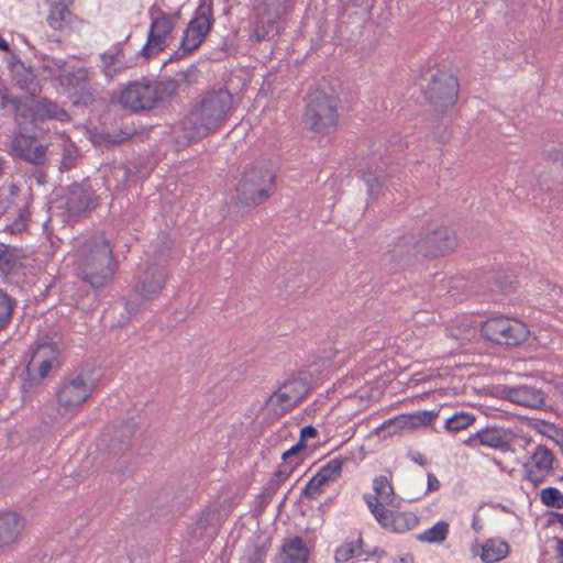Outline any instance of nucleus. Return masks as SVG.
<instances>
[{"mask_svg":"<svg viewBox=\"0 0 563 563\" xmlns=\"http://www.w3.org/2000/svg\"><path fill=\"white\" fill-rule=\"evenodd\" d=\"M338 118L335 97L320 89L311 90L308 93L303 123L309 130L316 133L330 134L336 129Z\"/></svg>","mask_w":563,"mask_h":563,"instance_id":"5","label":"nucleus"},{"mask_svg":"<svg viewBox=\"0 0 563 563\" xmlns=\"http://www.w3.org/2000/svg\"><path fill=\"white\" fill-rule=\"evenodd\" d=\"M77 276L93 289L104 288L113 279L118 269L113 247L103 234L84 240L74 254Z\"/></svg>","mask_w":563,"mask_h":563,"instance_id":"2","label":"nucleus"},{"mask_svg":"<svg viewBox=\"0 0 563 563\" xmlns=\"http://www.w3.org/2000/svg\"><path fill=\"white\" fill-rule=\"evenodd\" d=\"M211 8L201 7L198 10L196 18H194L186 27L183 38L180 41L181 55L191 53L197 49L203 42L212 25Z\"/></svg>","mask_w":563,"mask_h":563,"instance_id":"14","label":"nucleus"},{"mask_svg":"<svg viewBox=\"0 0 563 563\" xmlns=\"http://www.w3.org/2000/svg\"><path fill=\"white\" fill-rule=\"evenodd\" d=\"M268 547L266 544L256 545L249 556L247 563H264V559L267 554Z\"/></svg>","mask_w":563,"mask_h":563,"instance_id":"44","label":"nucleus"},{"mask_svg":"<svg viewBox=\"0 0 563 563\" xmlns=\"http://www.w3.org/2000/svg\"><path fill=\"white\" fill-rule=\"evenodd\" d=\"M407 563H410V562H407Z\"/></svg>","mask_w":563,"mask_h":563,"instance_id":"56","label":"nucleus"},{"mask_svg":"<svg viewBox=\"0 0 563 563\" xmlns=\"http://www.w3.org/2000/svg\"><path fill=\"white\" fill-rule=\"evenodd\" d=\"M511 433L497 427H488L477 431L470 438V442L477 441L481 445L506 451L509 448Z\"/></svg>","mask_w":563,"mask_h":563,"instance_id":"24","label":"nucleus"},{"mask_svg":"<svg viewBox=\"0 0 563 563\" xmlns=\"http://www.w3.org/2000/svg\"><path fill=\"white\" fill-rule=\"evenodd\" d=\"M93 384L86 373L68 376L57 391V401L67 411L77 410L90 397Z\"/></svg>","mask_w":563,"mask_h":563,"instance_id":"10","label":"nucleus"},{"mask_svg":"<svg viewBox=\"0 0 563 563\" xmlns=\"http://www.w3.org/2000/svg\"><path fill=\"white\" fill-rule=\"evenodd\" d=\"M411 460L420 465H424L427 463L424 456L420 453H416L411 456Z\"/></svg>","mask_w":563,"mask_h":563,"instance_id":"50","label":"nucleus"},{"mask_svg":"<svg viewBox=\"0 0 563 563\" xmlns=\"http://www.w3.org/2000/svg\"><path fill=\"white\" fill-rule=\"evenodd\" d=\"M166 280L167 272L165 267L156 262H148L139 269L134 285V296H139L143 300H153L162 292ZM132 298L133 295L126 299V308L131 312L140 306Z\"/></svg>","mask_w":563,"mask_h":563,"instance_id":"8","label":"nucleus"},{"mask_svg":"<svg viewBox=\"0 0 563 563\" xmlns=\"http://www.w3.org/2000/svg\"><path fill=\"white\" fill-rule=\"evenodd\" d=\"M343 461L341 459H332L308 482L302 495L307 498H314L322 493L323 486L335 481L342 471Z\"/></svg>","mask_w":563,"mask_h":563,"instance_id":"19","label":"nucleus"},{"mask_svg":"<svg viewBox=\"0 0 563 563\" xmlns=\"http://www.w3.org/2000/svg\"><path fill=\"white\" fill-rule=\"evenodd\" d=\"M13 311L12 299L0 289V332L8 328Z\"/></svg>","mask_w":563,"mask_h":563,"instance_id":"36","label":"nucleus"},{"mask_svg":"<svg viewBox=\"0 0 563 563\" xmlns=\"http://www.w3.org/2000/svg\"><path fill=\"white\" fill-rule=\"evenodd\" d=\"M369 191H371L372 194H374V192H375V189H374V187H373V186H371V187H369Z\"/></svg>","mask_w":563,"mask_h":563,"instance_id":"55","label":"nucleus"},{"mask_svg":"<svg viewBox=\"0 0 563 563\" xmlns=\"http://www.w3.org/2000/svg\"><path fill=\"white\" fill-rule=\"evenodd\" d=\"M55 67H58L57 78L60 81V85L64 86L68 90H79L82 93L79 97V100L84 102H88L91 99V92L88 89V76L87 70L84 68L77 69H67L66 63L63 60L54 62Z\"/></svg>","mask_w":563,"mask_h":563,"instance_id":"18","label":"nucleus"},{"mask_svg":"<svg viewBox=\"0 0 563 563\" xmlns=\"http://www.w3.org/2000/svg\"><path fill=\"white\" fill-rule=\"evenodd\" d=\"M303 448H306V443L303 441H299L297 444H295L289 450L283 453V460L287 461L296 456L298 452L301 451Z\"/></svg>","mask_w":563,"mask_h":563,"instance_id":"45","label":"nucleus"},{"mask_svg":"<svg viewBox=\"0 0 563 563\" xmlns=\"http://www.w3.org/2000/svg\"><path fill=\"white\" fill-rule=\"evenodd\" d=\"M4 169V161L0 158V175L3 173Z\"/></svg>","mask_w":563,"mask_h":563,"instance_id":"54","label":"nucleus"},{"mask_svg":"<svg viewBox=\"0 0 563 563\" xmlns=\"http://www.w3.org/2000/svg\"><path fill=\"white\" fill-rule=\"evenodd\" d=\"M317 434H318V431H317V429L314 427L307 426V427L301 429L300 440L299 441H303L306 443V439L307 438H316Z\"/></svg>","mask_w":563,"mask_h":563,"instance_id":"46","label":"nucleus"},{"mask_svg":"<svg viewBox=\"0 0 563 563\" xmlns=\"http://www.w3.org/2000/svg\"><path fill=\"white\" fill-rule=\"evenodd\" d=\"M481 332L486 340L514 346L523 343L530 334V330L525 322L505 316L487 319L482 324Z\"/></svg>","mask_w":563,"mask_h":563,"instance_id":"7","label":"nucleus"},{"mask_svg":"<svg viewBox=\"0 0 563 563\" xmlns=\"http://www.w3.org/2000/svg\"><path fill=\"white\" fill-rule=\"evenodd\" d=\"M34 144V137L25 133H15L11 141V150L13 153L24 161V154L31 151Z\"/></svg>","mask_w":563,"mask_h":563,"instance_id":"33","label":"nucleus"},{"mask_svg":"<svg viewBox=\"0 0 563 563\" xmlns=\"http://www.w3.org/2000/svg\"><path fill=\"white\" fill-rule=\"evenodd\" d=\"M553 462V453L548 448L538 445L527 464V478L538 484L550 473Z\"/></svg>","mask_w":563,"mask_h":563,"instance_id":"22","label":"nucleus"},{"mask_svg":"<svg viewBox=\"0 0 563 563\" xmlns=\"http://www.w3.org/2000/svg\"><path fill=\"white\" fill-rule=\"evenodd\" d=\"M18 192L19 188L14 184H10L0 188V212H3L10 208L14 198L18 196Z\"/></svg>","mask_w":563,"mask_h":563,"instance_id":"37","label":"nucleus"},{"mask_svg":"<svg viewBox=\"0 0 563 563\" xmlns=\"http://www.w3.org/2000/svg\"><path fill=\"white\" fill-rule=\"evenodd\" d=\"M200 71L195 65H190L185 70L176 73L175 79L178 80V85L186 84L191 85L198 81Z\"/></svg>","mask_w":563,"mask_h":563,"instance_id":"40","label":"nucleus"},{"mask_svg":"<svg viewBox=\"0 0 563 563\" xmlns=\"http://www.w3.org/2000/svg\"><path fill=\"white\" fill-rule=\"evenodd\" d=\"M58 358L59 350L54 343H38L32 353L27 369L43 379L51 371L58 368Z\"/></svg>","mask_w":563,"mask_h":563,"instance_id":"16","label":"nucleus"},{"mask_svg":"<svg viewBox=\"0 0 563 563\" xmlns=\"http://www.w3.org/2000/svg\"><path fill=\"white\" fill-rule=\"evenodd\" d=\"M309 550L300 537H295L285 542L282 549L280 559L283 563H307Z\"/></svg>","mask_w":563,"mask_h":563,"instance_id":"27","label":"nucleus"},{"mask_svg":"<svg viewBox=\"0 0 563 563\" xmlns=\"http://www.w3.org/2000/svg\"><path fill=\"white\" fill-rule=\"evenodd\" d=\"M459 284H463V280L462 279H452L449 291H453L454 289H459Z\"/></svg>","mask_w":563,"mask_h":563,"instance_id":"51","label":"nucleus"},{"mask_svg":"<svg viewBox=\"0 0 563 563\" xmlns=\"http://www.w3.org/2000/svg\"><path fill=\"white\" fill-rule=\"evenodd\" d=\"M276 175L263 162L247 164L236 186V197L244 206H260L275 191Z\"/></svg>","mask_w":563,"mask_h":563,"instance_id":"4","label":"nucleus"},{"mask_svg":"<svg viewBox=\"0 0 563 563\" xmlns=\"http://www.w3.org/2000/svg\"><path fill=\"white\" fill-rule=\"evenodd\" d=\"M47 146L44 144L32 145L31 151L24 154V161L34 165H42L46 161Z\"/></svg>","mask_w":563,"mask_h":563,"instance_id":"39","label":"nucleus"},{"mask_svg":"<svg viewBox=\"0 0 563 563\" xmlns=\"http://www.w3.org/2000/svg\"><path fill=\"white\" fill-rule=\"evenodd\" d=\"M456 246V234L449 228H438L421 233L413 244L416 253L424 257L444 256L453 252Z\"/></svg>","mask_w":563,"mask_h":563,"instance_id":"11","label":"nucleus"},{"mask_svg":"<svg viewBox=\"0 0 563 563\" xmlns=\"http://www.w3.org/2000/svg\"><path fill=\"white\" fill-rule=\"evenodd\" d=\"M476 333V327L470 322H462L456 329H452L451 331V335L460 340L461 343L472 340L475 338Z\"/></svg>","mask_w":563,"mask_h":563,"instance_id":"38","label":"nucleus"},{"mask_svg":"<svg viewBox=\"0 0 563 563\" xmlns=\"http://www.w3.org/2000/svg\"><path fill=\"white\" fill-rule=\"evenodd\" d=\"M509 544L505 541L489 539L482 547L481 559L486 563L503 560L509 553Z\"/></svg>","mask_w":563,"mask_h":563,"instance_id":"30","label":"nucleus"},{"mask_svg":"<svg viewBox=\"0 0 563 563\" xmlns=\"http://www.w3.org/2000/svg\"><path fill=\"white\" fill-rule=\"evenodd\" d=\"M457 78L445 71L434 74L426 90L429 102L438 109L453 106L457 99Z\"/></svg>","mask_w":563,"mask_h":563,"instance_id":"13","label":"nucleus"},{"mask_svg":"<svg viewBox=\"0 0 563 563\" xmlns=\"http://www.w3.org/2000/svg\"><path fill=\"white\" fill-rule=\"evenodd\" d=\"M234 111V96L223 87L200 95L184 119L181 128L188 141H196L217 132Z\"/></svg>","mask_w":563,"mask_h":563,"instance_id":"1","label":"nucleus"},{"mask_svg":"<svg viewBox=\"0 0 563 563\" xmlns=\"http://www.w3.org/2000/svg\"><path fill=\"white\" fill-rule=\"evenodd\" d=\"M175 26L173 16L162 13L152 21L146 44L142 47V55L146 58L157 55L167 45Z\"/></svg>","mask_w":563,"mask_h":563,"instance_id":"15","label":"nucleus"},{"mask_svg":"<svg viewBox=\"0 0 563 563\" xmlns=\"http://www.w3.org/2000/svg\"><path fill=\"white\" fill-rule=\"evenodd\" d=\"M1 108L11 115L20 129L27 123H36L44 120H57L66 122L69 114L56 102L43 99L37 100L29 96H13L4 93L1 96Z\"/></svg>","mask_w":563,"mask_h":563,"instance_id":"3","label":"nucleus"},{"mask_svg":"<svg viewBox=\"0 0 563 563\" xmlns=\"http://www.w3.org/2000/svg\"><path fill=\"white\" fill-rule=\"evenodd\" d=\"M449 533V523L445 521H439L433 527L418 536V540L435 543L442 542L446 539Z\"/></svg>","mask_w":563,"mask_h":563,"instance_id":"31","label":"nucleus"},{"mask_svg":"<svg viewBox=\"0 0 563 563\" xmlns=\"http://www.w3.org/2000/svg\"><path fill=\"white\" fill-rule=\"evenodd\" d=\"M122 54L117 53L114 55H104L103 62L106 66V74L111 76L113 73H117L122 69Z\"/></svg>","mask_w":563,"mask_h":563,"instance_id":"41","label":"nucleus"},{"mask_svg":"<svg viewBox=\"0 0 563 563\" xmlns=\"http://www.w3.org/2000/svg\"><path fill=\"white\" fill-rule=\"evenodd\" d=\"M310 391L306 378L291 376L271 395L266 404L278 415H284L295 408Z\"/></svg>","mask_w":563,"mask_h":563,"instance_id":"9","label":"nucleus"},{"mask_svg":"<svg viewBox=\"0 0 563 563\" xmlns=\"http://www.w3.org/2000/svg\"><path fill=\"white\" fill-rule=\"evenodd\" d=\"M96 207L92 192L82 185L74 184L65 197L64 208L69 217H78Z\"/></svg>","mask_w":563,"mask_h":563,"instance_id":"20","label":"nucleus"},{"mask_svg":"<svg viewBox=\"0 0 563 563\" xmlns=\"http://www.w3.org/2000/svg\"><path fill=\"white\" fill-rule=\"evenodd\" d=\"M554 541L556 542V547H555L556 559L560 561V563H563V539L555 537Z\"/></svg>","mask_w":563,"mask_h":563,"instance_id":"48","label":"nucleus"},{"mask_svg":"<svg viewBox=\"0 0 563 563\" xmlns=\"http://www.w3.org/2000/svg\"><path fill=\"white\" fill-rule=\"evenodd\" d=\"M435 416L437 415L433 411H418L410 415H400L385 422L383 427L386 424H396L402 430H413L428 426L432 422Z\"/></svg>","mask_w":563,"mask_h":563,"instance_id":"26","label":"nucleus"},{"mask_svg":"<svg viewBox=\"0 0 563 563\" xmlns=\"http://www.w3.org/2000/svg\"><path fill=\"white\" fill-rule=\"evenodd\" d=\"M292 468H294V465H286L285 470L279 468L275 474H276V476H278L282 479H284V478H286L290 474Z\"/></svg>","mask_w":563,"mask_h":563,"instance_id":"49","label":"nucleus"},{"mask_svg":"<svg viewBox=\"0 0 563 563\" xmlns=\"http://www.w3.org/2000/svg\"><path fill=\"white\" fill-rule=\"evenodd\" d=\"M0 49H2L4 52H9V49H10L8 42L5 40H3L1 36H0Z\"/></svg>","mask_w":563,"mask_h":563,"instance_id":"53","label":"nucleus"},{"mask_svg":"<svg viewBox=\"0 0 563 563\" xmlns=\"http://www.w3.org/2000/svg\"><path fill=\"white\" fill-rule=\"evenodd\" d=\"M296 0H254L257 22L254 37L257 42L277 36L283 19L295 8Z\"/></svg>","mask_w":563,"mask_h":563,"instance_id":"6","label":"nucleus"},{"mask_svg":"<svg viewBox=\"0 0 563 563\" xmlns=\"http://www.w3.org/2000/svg\"><path fill=\"white\" fill-rule=\"evenodd\" d=\"M49 5L47 22L54 30H62L69 21L73 0H46Z\"/></svg>","mask_w":563,"mask_h":563,"instance_id":"28","label":"nucleus"},{"mask_svg":"<svg viewBox=\"0 0 563 563\" xmlns=\"http://www.w3.org/2000/svg\"><path fill=\"white\" fill-rule=\"evenodd\" d=\"M23 528L24 520L19 514H0V550L16 542Z\"/></svg>","mask_w":563,"mask_h":563,"instance_id":"25","label":"nucleus"},{"mask_svg":"<svg viewBox=\"0 0 563 563\" xmlns=\"http://www.w3.org/2000/svg\"><path fill=\"white\" fill-rule=\"evenodd\" d=\"M130 439L131 431L128 428L122 429L120 438L118 437H103L101 440L102 445L106 446V450L111 457L122 456V473L124 472V466L126 464V460L124 459L125 452L130 448Z\"/></svg>","mask_w":563,"mask_h":563,"instance_id":"29","label":"nucleus"},{"mask_svg":"<svg viewBox=\"0 0 563 563\" xmlns=\"http://www.w3.org/2000/svg\"><path fill=\"white\" fill-rule=\"evenodd\" d=\"M554 522L561 525L563 527V514L561 512H554L553 514Z\"/></svg>","mask_w":563,"mask_h":563,"instance_id":"52","label":"nucleus"},{"mask_svg":"<svg viewBox=\"0 0 563 563\" xmlns=\"http://www.w3.org/2000/svg\"><path fill=\"white\" fill-rule=\"evenodd\" d=\"M377 521L395 532H405L413 529L418 523V517L412 512H393L386 508H376Z\"/></svg>","mask_w":563,"mask_h":563,"instance_id":"23","label":"nucleus"},{"mask_svg":"<svg viewBox=\"0 0 563 563\" xmlns=\"http://www.w3.org/2000/svg\"><path fill=\"white\" fill-rule=\"evenodd\" d=\"M152 87L156 90L158 102L174 97L178 91L179 85L175 78H165L161 81H152Z\"/></svg>","mask_w":563,"mask_h":563,"instance_id":"32","label":"nucleus"},{"mask_svg":"<svg viewBox=\"0 0 563 563\" xmlns=\"http://www.w3.org/2000/svg\"><path fill=\"white\" fill-rule=\"evenodd\" d=\"M439 487V479L432 473H428V492L437 490Z\"/></svg>","mask_w":563,"mask_h":563,"instance_id":"47","label":"nucleus"},{"mask_svg":"<svg viewBox=\"0 0 563 563\" xmlns=\"http://www.w3.org/2000/svg\"><path fill=\"white\" fill-rule=\"evenodd\" d=\"M540 499L547 507L563 509V494L555 487L541 489Z\"/></svg>","mask_w":563,"mask_h":563,"instance_id":"35","label":"nucleus"},{"mask_svg":"<svg viewBox=\"0 0 563 563\" xmlns=\"http://www.w3.org/2000/svg\"><path fill=\"white\" fill-rule=\"evenodd\" d=\"M474 421L475 417L473 415L461 411L445 420V428L449 431L457 432L466 429L467 427L473 424Z\"/></svg>","mask_w":563,"mask_h":563,"instance_id":"34","label":"nucleus"},{"mask_svg":"<svg viewBox=\"0 0 563 563\" xmlns=\"http://www.w3.org/2000/svg\"><path fill=\"white\" fill-rule=\"evenodd\" d=\"M501 396L523 407L541 408L544 405L543 393L540 389L527 385L504 387L501 389Z\"/></svg>","mask_w":563,"mask_h":563,"instance_id":"21","label":"nucleus"},{"mask_svg":"<svg viewBox=\"0 0 563 563\" xmlns=\"http://www.w3.org/2000/svg\"><path fill=\"white\" fill-rule=\"evenodd\" d=\"M120 104L133 112L153 109L157 103L156 90L152 87V81L147 78H141L130 81L121 91L119 98Z\"/></svg>","mask_w":563,"mask_h":563,"instance_id":"12","label":"nucleus"},{"mask_svg":"<svg viewBox=\"0 0 563 563\" xmlns=\"http://www.w3.org/2000/svg\"><path fill=\"white\" fill-rule=\"evenodd\" d=\"M357 544L355 542H347L341 545L335 551V561L339 563L346 562L355 555Z\"/></svg>","mask_w":563,"mask_h":563,"instance_id":"42","label":"nucleus"},{"mask_svg":"<svg viewBox=\"0 0 563 563\" xmlns=\"http://www.w3.org/2000/svg\"><path fill=\"white\" fill-rule=\"evenodd\" d=\"M16 265V257L8 246L0 249V268L11 271Z\"/></svg>","mask_w":563,"mask_h":563,"instance_id":"43","label":"nucleus"},{"mask_svg":"<svg viewBox=\"0 0 563 563\" xmlns=\"http://www.w3.org/2000/svg\"><path fill=\"white\" fill-rule=\"evenodd\" d=\"M373 488L375 494H365L364 499L377 520L376 508H385V506L399 507L400 503L397 499L390 478L386 475L376 476L373 481Z\"/></svg>","mask_w":563,"mask_h":563,"instance_id":"17","label":"nucleus"}]
</instances>
